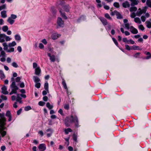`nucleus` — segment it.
<instances>
[{"label": "nucleus", "instance_id": "obj_1", "mask_svg": "<svg viewBox=\"0 0 151 151\" xmlns=\"http://www.w3.org/2000/svg\"><path fill=\"white\" fill-rule=\"evenodd\" d=\"M6 119L5 117L4 113H0V133L2 137H4L6 133V131H4L6 129V127H4L6 125Z\"/></svg>", "mask_w": 151, "mask_h": 151}, {"label": "nucleus", "instance_id": "obj_2", "mask_svg": "<svg viewBox=\"0 0 151 151\" xmlns=\"http://www.w3.org/2000/svg\"><path fill=\"white\" fill-rule=\"evenodd\" d=\"M10 88L11 91L9 93V95H11L13 94H16L17 93V90H18L19 88L16 85L15 81H13L10 86Z\"/></svg>", "mask_w": 151, "mask_h": 151}, {"label": "nucleus", "instance_id": "obj_3", "mask_svg": "<svg viewBox=\"0 0 151 151\" xmlns=\"http://www.w3.org/2000/svg\"><path fill=\"white\" fill-rule=\"evenodd\" d=\"M37 66V64L36 63H33V68H35V74L39 76L41 73V70L40 68Z\"/></svg>", "mask_w": 151, "mask_h": 151}, {"label": "nucleus", "instance_id": "obj_4", "mask_svg": "<svg viewBox=\"0 0 151 151\" xmlns=\"http://www.w3.org/2000/svg\"><path fill=\"white\" fill-rule=\"evenodd\" d=\"M2 45L4 47V50H6L7 52H13L14 51V47L10 48L8 50V45H7V43L4 42L2 44Z\"/></svg>", "mask_w": 151, "mask_h": 151}, {"label": "nucleus", "instance_id": "obj_5", "mask_svg": "<svg viewBox=\"0 0 151 151\" xmlns=\"http://www.w3.org/2000/svg\"><path fill=\"white\" fill-rule=\"evenodd\" d=\"M71 118L72 123H74L76 127H78V120L77 116H73V115H71Z\"/></svg>", "mask_w": 151, "mask_h": 151}, {"label": "nucleus", "instance_id": "obj_6", "mask_svg": "<svg viewBox=\"0 0 151 151\" xmlns=\"http://www.w3.org/2000/svg\"><path fill=\"white\" fill-rule=\"evenodd\" d=\"M146 10L145 9H141L139 8L136 13V15L140 17L141 15L143 13H145L146 12Z\"/></svg>", "mask_w": 151, "mask_h": 151}, {"label": "nucleus", "instance_id": "obj_7", "mask_svg": "<svg viewBox=\"0 0 151 151\" xmlns=\"http://www.w3.org/2000/svg\"><path fill=\"white\" fill-rule=\"evenodd\" d=\"M65 123L67 127H69L70 124L72 123L71 121V119H70L68 117H66L65 120Z\"/></svg>", "mask_w": 151, "mask_h": 151}, {"label": "nucleus", "instance_id": "obj_8", "mask_svg": "<svg viewBox=\"0 0 151 151\" xmlns=\"http://www.w3.org/2000/svg\"><path fill=\"white\" fill-rule=\"evenodd\" d=\"M57 23L58 26L63 27L64 25V22L60 17H58L57 21Z\"/></svg>", "mask_w": 151, "mask_h": 151}, {"label": "nucleus", "instance_id": "obj_9", "mask_svg": "<svg viewBox=\"0 0 151 151\" xmlns=\"http://www.w3.org/2000/svg\"><path fill=\"white\" fill-rule=\"evenodd\" d=\"M99 19L104 25L105 26L108 24L107 21L105 18L101 17L99 18Z\"/></svg>", "mask_w": 151, "mask_h": 151}, {"label": "nucleus", "instance_id": "obj_10", "mask_svg": "<svg viewBox=\"0 0 151 151\" xmlns=\"http://www.w3.org/2000/svg\"><path fill=\"white\" fill-rule=\"evenodd\" d=\"M130 31L133 34H137L138 32L137 30L132 26L130 27Z\"/></svg>", "mask_w": 151, "mask_h": 151}, {"label": "nucleus", "instance_id": "obj_11", "mask_svg": "<svg viewBox=\"0 0 151 151\" xmlns=\"http://www.w3.org/2000/svg\"><path fill=\"white\" fill-rule=\"evenodd\" d=\"M6 116L8 117V121L10 122L12 120V116L10 111H8L6 114Z\"/></svg>", "mask_w": 151, "mask_h": 151}, {"label": "nucleus", "instance_id": "obj_12", "mask_svg": "<svg viewBox=\"0 0 151 151\" xmlns=\"http://www.w3.org/2000/svg\"><path fill=\"white\" fill-rule=\"evenodd\" d=\"M38 148L40 151H44L46 149V146L44 144H41L40 145Z\"/></svg>", "mask_w": 151, "mask_h": 151}, {"label": "nucleus", "instance_id": "obj_13", "mask_svg": "<svg viewBox=\"0 0 151 151\" xmlns=\"http://www.w3.org/2000/svg\"><path fill=\"white\" fill-rule=\"evenodd\" d=\"M48 56L50 57V59L52 62H54L55 60V56L54 55H51L50 53H47Z\"/></svg>", "mask_w": 151, "mask_h": 151}, {"label": "nucleus", "instance_id": "obj_14", "mask_svg": "<svg viewBox=\"0 0 151 151\" xmlns=\"http://www.w3.org/2000/svg\"><path fill=\"white\" fill-rule=\"evenodd\" d=\"M7 88L6 86H4L1 88L2 93L5 94H8V92L7 91Z\"/></svg>", "mask_w": 151, "mask_h": 151}, {"label": "nucleus", "instance_id": "obj_15", "mask_svg": "<svg viewBox=\"0 0 151 151\" xmlns=\"http://www.w3.org/2000/svg\"><path fill=\"white\" fill-rule=\"evenodd\" d=\"M60 35L59 34H57V33L53 34L52 36V38L54 40L57 39L58 37H60Z\"/></svg>", "mask_w": 151, "mask_h": 151}, {"label": "nucleus", "instance_id": "obj_16", "mask_svg": "<svg viewBox=\"0 0 151 151\" xmlns=\"http://www.w3.org/2000/svg\"><path fill=\"white\" fill-rule=\"evenodd\" d=\"M1 16L2 18H5L7 17L6 12V11L4 10L1 11Z\"/></svg>", "mask_w": 151, "mask_h": 151}, {"label": "nucleus", "instance_id": "obj_17", "mask_svg": "<svg viewBox=\"0 0 151 151\" xmlns=\"http://www.w3.org/2000/svg\"><path fill=\"white\" fill-rule=\"evenodd\" d=\"M62 83L64 88L67 90V93H68V89L67 86L65 82V81L64 79H62Z\"/></svg>", "mask_w": 151, "mask_h": 151}, {"label": "nucleus", "instance_id": "obj_18", "mask_svg": "<svg viewBox=\"0 0 151 151\" xmlns=\"http://www.w3.org/2000/svg\"><path fill=\"white\" fill-rule=\"evenodd\" d=\"M122 6L124 8H126L130 7V4L127 1H126L122 4Z\"/></svg>", "mask_w": 151, "mask_h": 151}, {"label": "nucleus", "instance_id": "obj_19", "mask_svg": "<svg viewBox=\"0 0 151 151\" xmlns=\"http://www.w3.org/2000/svg\"><path fill=\"white\" fill-rule=\"evenodd\" d=\"M5 35L4 34H0V42H3L5 41Z\"/></svg>", "mask_w": 151, "mask_h": 151}, {"label": "nucleus", "instance_id": "obj_20", "mask_svg": "<svg viewBox=\"0 0 151 151\" xmlns=\"http://www.w3.org/2000/svg\"><path fill=\"white\" fill-rule=\"evenodd\" d=\"M17 96L16 98V101L17 102H19L20 103H22V101H21L22 98L20 97V95L19 94H17Z\"/></svg>", "mask_w": 151, "mask_h": 151}, {"label": "nucleus", "instance_id": "obj_21", "mask_svg": "<svg viewBox=\"0 0 151 151\" xmlns=\"http://www.w3.org/2000/svg\"><path fill=\"white\" fill-rule=\"evenodd\" d=\"M63 8L66 12H68L69 11L70 7L69 5H66L63 7Z\"/></svg>", "mask_w": 151, "mask_h": 151}, {"label": "nucleus", "instance_id": "obj_22", "mask_svg": "<svg viewBox=\"0 0 151 151\" xmlns=\"http://www.w3.org/2000/svg\"><path fill=\"white\" fill-rule=\"evenodd\" d=\"M0 51H1V55L0 54V57L1 56L3 57H5L6 56V53L3 50L2 47H0Z\"/></svg>", "mask_w": 151, "mask_h": 151}, {"label": "nucleus", "instance_id": "obj_23", "mask_svg": "<svg viewBox=\"0 0 151 151\" xmlns=\"http://www.w3.org/2000/svg\"><path fill=\"white\" fill-rule=\"evenodd\" d=\"M60 12V13L62 17L65 19H67V17L65 15V14L64 12H63L61 9H59Z\"/></svg>", "mask_w": 151, "mask_h": 151}, {"label": "nucleus", "instance_id": "obj_24", "mask_svg": "<svg viewBox=\"0 0 151 151\" xmlns=\"http://www.w3.org/2000/svg\"><path fill=\"white\" fill-rule=\"evenodd\" d=\"M7 22L11 24H12L14 23V20L9 17L8 18Z\"/></svg>", "mask_w": 151, "mask_h": 151}, {"label": "nucleus", "instance_id": "obj_25", "mask_svg": "<svg viewBox=\"0 0 151 151\" xmlns=\"http://www.w3.org/2000/svg\"><path fill=\"white\" fill-rule=\"evenodd\" d=\"M33 78L35 83L39 82L40 81V79L37 76H34Z\"/></svg>", "mask_w": 151, "mask_h": 151}, {"label": "nucleus", "instance_id": "obj_26", "mask_svg": "<svg viewBox=\"0 0 151 151\" xmlns=\"http://www.w3.org/2000/svg\"><path fill=\"white\" fill-rule=\"evenodd\" d=\"M16 45V43L15 41H13L12 43H10L8 44V47L9 48H12V47H14Z\"/></svg>", "mask_w": 151, "mask_h": 151}, {"label": "nucleus", "instance_id": "obj_27", "mask_svg": "<svg viewBox=\"0 0 151 151\" xmlns=\"http://www.w3.org/2000/svg\"><path fill=\"white\" fill-rule=\"evenodd\" d=\"M131 49H133L134 50H141V49H140L139 47L137 46L133 45Z\"/></svg>", "mask_w": 151, "mask_h": 151}, {"label": "nucleus", "instance_id": "obj_28", "mask_svg": "<svg viewBox=\"0 0 151 151\" xmlns=\"http://www.w3.org/2000/svg\"><path fill=\"white\" fill-rule=\"evenodd\" d=\"M134 20L135 22L138 24H140L141 23L140 19L137 17L135 18L134 19Z\"/></svg>", "mask_w": 151, "mask_h": 151}, {"label": "nucleus", "instance_id": "obj_29", "mask_svg": "<svg viewBox=\"0 0 151 151\" xmlns=\"http://www.w3.org/2000/svg\"><path fill=\"white\" fill-rule=\"evenodd\" d=\"M64 132L65 134H68L69 132H72V130L70 128H68L67 129H64Z\"/></svg>", "mask_w": 151, "mask_h": 151}, {"label": "nucleus", "instance_id": "obj_30", "mask_svg": "<svg viewBox=\"0 0 151 151\" xmlns=\"http://www.w3.org/2000/svg\"><path fill=\"white\" fill-rule=\"evenodd\" d=\"M117 18L119 19H121L123 18L122 16L118 12H117L116 14Z\"/></svg>", "mask_w": 151, "mask_h": 151}, {"label": "nucleus", "instance_id": "obj_31", "mask_svg": "<svg viewBox=\"0 0 151 151\" xmlns=\"http://www.w3.org/2000/svg\"><path fill=\"white\" fill-rule=\"evenodd\" d=\"M44 88L45 90L47 91V92H48V83L47 82H46L45 83Z\"/></svg>", "mask_w": 151, "mask_h": 151}, {"label": "nucleus", "instance_id": "obj_32", "mask_svg": "<svg viewBox=\"0 0 151 151\" xmlns=\"http://www.w3.org/2000/svg\"><path fill=\"white\" fill-rule=\"evenodd\" d=\"M0 77L1 79H4L5 78V76L3 71L0 70Z\"/></svg>", "mask_w": 151, "mask_h": 151}, {"label": "nucleus", "instance_id": "obj_33", "mask_svg": "<svg viewBox=\"0 0 151 151\" xmlns=\"http://www.w3.org/2000/svg\"><path fill=\"white\" fill-rule=\"evenodd\" d=\"M138 1L136 0H133L132 2V3L131 4V5L132 6L134 5H137L138 4Z\"/></svg>", "mask_w": 151, "mask_h": 151}, {"label": "nucleus", "instance_id": "obj_34", "mask_svg": "<svg viewBox=\"0 0 151 151\" xmlns=\"http://www.w3.org/2000/svg\"><path fill=\"white\" fill-rule=\"evenodd\" d=\"M46 106L47 107L50 109H52L53 107V106L51 105L49 102H47V103Z\"/></svg>", "mask_w": 151, "mask_h": 151}, {"label": "nucleus", "instance_id": "obj_35", "mask_svg": "<svg viewBox=\"0 0 151 151\" xmlns=\"http://www.w3.org/2000/svg\"><path fill=\"white\" fill-rule=\"evenodd\" d=\"M146 4L148 7L151 8V0H147Z\"/></svg>", "mask_w": 151, "mask_h": 151}, {"label": "nucleus", "instance_id": "obj_36", "mask_svg": "<svg viewBox=\"0 0 151 151\" xmlns=\"http://www.w3.org/2000/svg\"><path fill=\"white\" fill-rule=\"evenodd\" d=\"M137 9V8L136 7L133 6L130 8V11L131 12H134L136 11Z\"/></svg>", "mask_w": 151, "mask_h": 151}, {"label": "nucleus", "instance_id": "obj_37", "mask_svg": "<svg viewBox=\"0 0 151 151\" xmlns=\"http://www.w3.org/2000/svg\"><path fill=\"white\" fill-rule=\"evenodd\" d=\"M145 23H147V27L148 28H151V22L149 21H147Z\"/></svg>", "mask_w": 151, "mask_h": 151}, {"label": "nucleus", "instance_id": "obj_38", "mask_svg": "<svg viewBox=\"0 0 151 151\" xmlns=\"http://www.w3.org/2000/svg\"><path fill=\"white\" fill-rule=\"evenodd\" d=\"M15 38L16 40L19 41L21 40V38L19 35H17L15 36Z\"/></svg>", "mask_w": 151, "mask_h": 151}, {"label": "nucleus", "instance_id": "obj_39", "mask_svg": "<svg viewBox=\"0 0 151 151\" xmlns=\"http://www.w3.org/2000/svg\"><path fill=\"white\" fill-rule=\"evenodd\" d=\"M140 52H137L135 54L133 55V57L135 58H139L140 57Z\"/></svg>", "mask_w": 151, "mask_h": 151}, {"label": "nucleus", "instance_id": "obj_40", "mask_svg": "<svg viewBox=\"0 0 151 151\" xmlns=\"http://www.w3.org/2000/svg\"><path fill=\"white\" fill-rule=\"evenodd\" d=\"M102 4L104 6V8L106 10H109L110 8L109 6L107 5H105V3L104 2H102Z\"/></svg>", "mask_w": 151, "mask_h": 151}, {"label": "nucleus", "instance_id": "obj_41", "mask_svg": "<svg viewBox=\"0 0 151 151\" xmlns=\"http://www.w3.org/2000/svg\"><path fill=\"white\" fill-rule=\"evenodd\" d=\"M113 5L116 8H119V4L117 2H114V3Z\"/></svg>", "mask_w": 151, "mask_h": 151}, {"label": "nucleus", "instance_id": "obj_42", "mask_svg": "<svg viewBox=\"0 0 151 151\" xmlns=\"http://www.w3.org/2000/svg\"><path fill=\"white\" fill-rule=\"evenodd\" d=\"M12 65L15 68H17L19 66L15 62H13L12 63Z\"/></svg>", "mask_w": 151, "mask_h": 151}, {"label": "nucleus", "instance_id": "obj_43", "mask_svg": "<svg viewBox=\"0 0 151 151\" xmlns=\"http://www.w3.org/2000/svg\"><path fill=\"white\" fill-rule=\"evenodd\" d=\"M105 17L108 19L109 20L111 19V18L109 14L108 13H106L105 14Z\"/></svg>", "mask_w": 151, "mask_h": 151}, {"label": "nucleus", "instance_id": "obj_44", "mask_svg": "<svg viewBox=\"0 0 151 151\" xmlns=\"http://www.w3.org/2000/svg\"><path fill=\"white\" fill-rule=\"evenodd\" d=\"M64 108L68 110L69 109V104H65L64 106Z\"/></svg>", "mask_w": 151, "mask_h": 151}, {"label": "nucleus", "instance_id": "obj_45", "mask_svg": "<svg viewBox=\"0 0 151 151\" xmlns=\"http://www.w3.org/2000/svg\"><path fill=\"white\" fill-rule=\"evenodd\" d=\"M41 86V84L40 82L35 83V86L38 88H40Z\"/></svg>", "mask_w": 151, "mask_h": 151}, {"label": "nucleus", "instance_id": "obj_46", "mask_svg": "<svg viewBox=\"0 0 151 151\" xmlns=\"http://www.w3.org/2000/svg\"><path fill=\"white\" fill-rule=\"evenodd\" d=\"M8 27L6 26H3L2 28V29L4 32L7 31L8 30Z\"/></svg>", "mask_w": 151, "mask_h": 151}, {"label": "nucleus", "instance_id": "obj_47", "mask_svg": "<svg viewBox=\"0 0 151 151\" xmlns=\"http://www.w3.org/2000/svg\"><path fill=\"white\" fill-rule=\"evenodd\" d=\"M24 110L25 111H28L30 110H31L32 109V108L30 106H26L24 107Z\"/></svg>", "mask_w": 151, "mask_h": 151}, {"label": "nucleus", "instance_id": "obj_48", "mask_svg": "<svg viewBox=\"0 0 151 151\" xmlns=\"http://www.w3.org/2000/svg\"><path fill=\"white\" fill-rule=\"evenodd\" d=\"M138 28L140 30L143 31L144 30L145 28L142 25H140L138 27Z\"/></svg>", "mask_w": 151, "mask_h": 151}, {"label": "nucleus", "instance_id": "obj_49", "mask_svg": "<svg viewBox=\"0 0 151 151\" xmlns=\"http://www.w3.org/2000/svg\"><path fill=\"white\" fill-rule=\"evenodd\" d=\"M45 104V103L44 102L42 101H40L38 103V104L40 106H44Z\"/></svg>", "mask_w": 151, "mask_h": 151}, {"label": "nucleus", "instance_id": "obj_50", "mask_svg": "<svg viewBox=\"0 0 151 151\" xmlns=\"http://www.w3.org/2000/svg\"><path fill=\"white\" fill-rule=\"evenodd\" d=\"M10 17L14 20V19H16L17 18V16L15 15L12 14L11 15V17Z\"/></svg>", "mask_w": 151, "mask_h": 151}, {"label": "nucleus", "instance_id": "obj_51", "mask_svg": "<svg viewBox=\"0 0 151 151\" xmlns=\"http://www.w3.org/2000/svg\"><path fill=\"white\" fill-rule=\"evenodd\" d=\"M73 139L74 141H75L76 142H77V136L75 134H73Z\"/></svg>", "mask_w": 151, "mask_h": 151}, {"label": "nucleus", "instance_id": "obj_52", "mask_svg": "<svg viewBox=\"0 0 151 151\" xmlns=\"http://www.w3.org/2000/svg\"><path fill=\"white\" fill-rule=\"evenodd\" d=\"M125 27L127 28V29H129L130 28V25L129 23H127L125 24Z\"/></svg>", "mask_w": 151, "mask_h": 151}, {"label": "nucleus", "instance_id": "obj_53", "mask_svg": "<svg viewBox=\"0 0 151 151\" xmlns=\"http://www.w3.org/2000/svg\"><path fill=\"white\" fill-rule=\"evenodd\" d=\"M6 8V6L5 4H4L2 6H0V11L2 9H4Z\"/></svg>", "mask_w": 151, "mask_h": 151}, {"label": "nucleus", "instance_id": "obj_54", "mask_svg": "<svg viewBox=\"0 0 151 151\" xmlns=\"http://www.w3.org/2000/svg\"><path fill=\"white\" fill-rule=\"evenodd\" d=\"M122 41L124 42L129 44V40H127V38H123L122 39Z\"/></svg>", "mask_w": 151, "mask_h": 151}, {"label": "nucleus", "instance_id": "obj_55", "mask_svg": "<svg viewBox=\"0 0 151 151\" xmlns=\"http://www.w3.org/2000/svg\"><path fill=\"white\" fill-rule=\"evenodd\" d=\"M112 40L114 42V43L117 46H118V43L117 42L116 40V39L114 38H112Z\"/></svg>", "mask_w": 151, "mask_h": 151}, {"label": "nucleus", "instance_id": "obj_56", "mask_svg": "<svg viewBox=\"0 0 151 151\" xmlns=\"http://www.w3.org/2000/svg\"><path fill=\"white\" fill-rule=\"evenodd\" d=\"M1 98L4 100H6L7 99L6 96L3 95L1 96Z\"/></svg>", "mask_w": 151, "mask_h": 151}, {"label": "nucleus", "instance_id": "obj_57", "mask_svg": "<svg viewBox=\"0 0 151 151\" xmlns=\"http://www.w3.org/2000/svg\"><path fill=\"white\" fill-rule=\"evenodd\" d=\"M21 77H18L16 78V81L17 82H19V81H20V80H21Z\"/></svg>", "mask_w": 151, "mask_h": 151}, {"label": "nucleus", "instance_id": "obj_58", "mask_svg": "<svg viewBox=\"0 0 151 151\" xmlns=\"http://www.w3.org/2000/svg\"><path fill=\"white\" fill-rule=\"evenodd\" d=\"M70 136H69V137L67 138H65V139L66 141L68 142L67 145H68L69 144V140L70 138Z\"/></svg>", "mask_w": 151, "mask_h": 151}, {"label": "nucleus", "instance_id": "obj_59", "mask_svg": "<svg viewBox=\"0 0 151 151\" xmlns=\"http://www.w3.org/2000/svg\"><path fill=\"white\" fill-rule=\"evenodd\" d=\"M136 14H135V13L133 12L130 15V17L132 18H134L136 16Z\"/></svg>", "mask_w": 151, "mask_h": 151}, {"label": "nucleus", "instance_id": "obj_60", "mask_svg": "<svg viewBox=\"0 0 151 151\" xmlns=\"http://www.w3.org/2000/svg\"><path fill=\"white\" fill-rule=\"evenodd\" d=\"M142 21L143 22H145L146 20V18L145 16H142L141 17Z\"/></svg>", "mask_w": 151, "mask_h": 151}, {"label": "nucleus", "instance_id": "obj_61", "mask_svg": "<svg viewBox=\"0 0 151 151\" xmlns=\"http://www.w3.org/2000/svg\"><path fill=\"white\" fill-rule=\"evenodd\" d=\"M6 41H9L11 40V38L5 35V38Z\"/></svg>", "mask_w": 151, "mask_h": 151}, {"label": "nucleus", "instance_id": "obj_62", "mask_svg": "<svg viewBox=\"0 0 151 151\" xmlns=\"http://www.w3.org/2000/svg\"><path fill=\"white\" fill-rule=\"evenodd\" d=\"M126 49L128 50H130L131 49L130 48V46L127 45H125Z\"/></svg>", "mask_w": 151, "mask_h": 151}, {"label": "nucleus", "instance_id": "obj_63", "mask_svg": "<svg viewBox=\"0 0 151 151\" xmlns=\"http://www.w3.org/2000/svg\"><path fill=\"white\" fill-rule=\"evenodd\" d=\"M39 47L40 49H42L44 48V46L42 43H40L39 45Z\"/></svg>", "mask_w": 151, "mask_h": 151}, {"label": "nucleus", "instance_id": "obj_64", "mask_svg": "<svg viewBox=\"0 0 151 151\" xmlns=\"http://www.w3.org/2000/svg\"><path fill=\"white\" fill-rule=\"evenodd\" d=\"M22 110V109L21 108L19 110L17 111V114L18 115H19L21 113Z\"/></svg>", "mask_w": 151, "mask_h": 151}]
</instances>
